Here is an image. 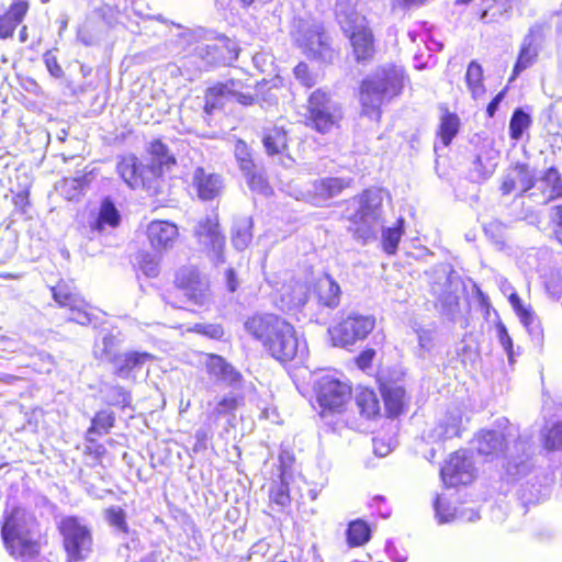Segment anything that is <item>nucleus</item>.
I'll return each mask as SVG.
<instances>
[{
  "mask_svg": "<svg viewBox=\"0 0 562 562\" xmlns=\"http://www.w3.org/2000/svg\"><path fill=\"white\" fill-rule=\"evenodd\" d=\"M336 19L344 33L349 36L357 61L372 58L374 54L373 35L364 26V18L359 15L347 0H337Z\"/></svg>",
  "mask_w": 562,
  "mask_h": 562,
  "instance_id": "obj_5",
  "label": "nucleus"
},
{
  "mask_svg": "<svg viewBox=\"0 0 562 562\" xmlns=\"http://www.w3.org/2000/svg\"><path fill=\"white\" fill-rule=\"evenodd\" d=\"M482 77L483 70L481 65L476 61H471L468 66L465 79L473 94H477L483 91Z\"/></svg>",
  "mask_w": 562,
  "mask_h": 562,
  "instance_id": "obj_53",
  "label": "nucleus"
},
{
  "mask_svg": "<svg viewBox=\"0 0 562 562\" xmlns=\"http://www.w3.org/2000/svg\"><path fill=\"white\" fill-rule=\"evenodd\" d=\"M234 154L241 172L248 173L250 170L256 169V164L252 160L250 149L244 140L238 139L235 143Z\"/></svg>",
  "mask_w": 562,
  "mask_h": 562,
  "instance_id": "obj_50",
  "label": "nucleus"
},
{
  "mask_svg": "<svg viewBox=\"0 0 562 562\" xmlns=\"http://www.w3.org/2000/svg\"><path fill=\"white\" fill-rule=\"evenodd\" d=\"M342 117L339 104L322 89L311 93L305 113V123L321 134L336 127Z\"/></svg>",
  "mask_w": 562,
  "mask_h": 562,
  "instance_id": "obj_8",
  "label": "nucleus"
},
{
  "mask_svg": "<svg viewBox=\"0 0 562 562\" xmlns=\"http://www.w3.org/2000/svg\"><path fill=\"white\" fill-rule=\"evenodd\" d=\"M114 420H115V417L112 412L101 411V412L97 413L95 416L91 420V426L89 427V429L87 431L86 439L88 441L92 442V441H94V439L92 438V435L101 436V435L108 434L109 430L113 427Z\"/></svg>",
  "mask_w": 562,
  "mask_h": 562,
  "instance_id": "obj_43",
  "label": "nucleus"
},
{
  "mask_svg": "<svg viewBox=\"0 0 562 562\" xmlns=\"http://www.w3.org/2000/svg\"><path fill=\"white\" fill-rule=\"evenodd\" d=\"M252 218L249 216L235 217L232 226V244L237 250L246 249L252 239Z\"/></svg>",
  "mask_w": 562,
  "mask_h": 562,
  "instance_id": "obj_36",
  "label": "nucleus"
},
{
  "mask_svg": "<svg viewBox=\"0 0 562 562\" xmlns=\"http://www.w3.org/2000/svg\"><path fill=\"white\" fill-rule=\"evenodd\" d=\"M241 402L243 397L234 392L224 395L214 403L213 408L207 416L209 420L212 423H217V420L222 417L234 416Z\"/></svg>",
  "mask_w": 562,
  "mask_h": 562,
  "instance_id": "obj_37",
  "label": "nucleus"
},
{
  "mask_svg": "<svg viewBox=\"0 0 562 562\" xmlns=\"http://www.w3.org/2000/svg\"><path fill=\"white\" fill-rule=\"evenodd\" d=\"M518 437V428L512 424L503 430L482 429L472 440L477 453L491 460L503 457L507 447Z\"/></svg>",
  "mask_w": 562,
  "mask_h": 562,
  "instance_id": "obj_14",
  "label": "nucleus"
},
{
  "mask_svg": "<svg viewBox=\"0 0 562 562\" xmlns=\"http://www.w3.org/2000/svg\"><path fill=\"white\" fill-rule=\"evenodd\" d=\"M350 183V178L328 177L315 180L312 184L314 203L321 204L337 196L344 189L348 188Z\"/></svg>",
  "mask_w": 562,
  "mask_h": 562,
  "instance_id": "obj_28",
  "label": "nucleus"
},
{
  "mask_svg": "<svg viewBox=\"0 0 562 562\" xmlns=\"http://www.w3.org/2000/svg\"><path fill=\"white\" fill-rule=\"evenodd\" d=\"M121 222V214L111 198L102 200L98 216L90 224L92 231L102 232L105 226L116 227Z\"/></svg>",
  "mask_w": 562,
  "mask_h": 562,
  "instance_id": "obj_33",
  "label": "nucleus"
},
{
  "mask_svg": "<svg viewBox=\"0 0 562 562\" xmlns=\"http://www.w3.org/2000/svg\"><path fill=\"white\" fill-rule=\"evenodd\" d=\"M243 173L246 177L247 183L252 191L263 195L270 194L271 188L261 168L256 166V169L250 170V172Z\"/></svg>",
  "mask_w": 562,
  "mask_h": 562,
  "instance_id": "obj_49",
  "label": "nucleus"
},
{
  "mask_svg": "<svg viewBox=\"0 0 562 562\" xmlns=\"http://www.w3.org/2000/svg\"><path fill=\"white\" fill-rule=\"evenodd\" d=\"M355 401L359 413L368 419L375 417L380 413V402L372 390H359Z\"/></svg>",
  "mask_w": 562,
  "mask_h": 562,
  "instance_id": "obj_40",
  "label": "nucleus"
},
{
  "mask_svg": "<svg viewBox=\"0 0 562 562\" xmlns=\"http://www.w3.org/2000/svg\"><path fill=\"white\" fill-rule=\"evenodd\" d=\"M295 78L305 87H312L315 85V78L310 72L308 66L305 63H299L293 69Z\"/></svg>",
  "mask_w": 562,
  "mask_h": 562,
  "instance_id": "obj_60",
  "label": "nucleus"
},
{
  "mask_svg": "<svg viewBox=\"0 0 562 562\" xmlns=\"http://www.w3.org/2000/svg\"><path fill=\"white\" fill-rule=\"evenodd\" d=\"M52 293L55 302L60 307L68 310V322H74L82 326L92 324V315L88 311L89 305L68 284L58 283L56 286L52 288Z\"/></svg>",
  "mask_w": 562,
  "mask_h": 562,
  "instance_id": "obj_19",
  "label": "nucleus"
},
{
  "mask_svg": "<svg viewBox=\"0 0 562 562\" xmlns=\"http://www.w3.org/2000/svg\"><path fill=\"white\" fill-rule=\"evenodd\" d=\"M137 263L143 273L148 278H155L159 273V263L154 255L139 252Z\"/></svg>",
  "mask_w": 562,
  "mask_h": 562,
  "instance_id": "obj_54",
  "label": "nucleus"
},
{
  "mask_svg": "<svg viewBox=\"0 0 562 562\" xmlns=\"http://www.w3.org/2000/svg\"><path fill=\"white\" fill-rule=\"evenodd\" d=\"M105 396V401L110 405L127 406L131 402L130 393L121 385L105 384L102 391Z\"/></svg>",
  "mask_w": 562,
  "mask_h": 562,
  "instance_id": "obj_48",
  "label": "nucleus"
},
{
  "mask_svg": "<svg viewBox=\"0 0 562 562\" xmlns=\"http://www.w3.org/2000/svg\"><path fill=\"white\" fill-rule=\"evenodd\" d=\"M269 498L272 504L284 509L291 504L289 485L281 479L280 482H273L270 486Z\"/></svg>",
  "mask_w": 562,
  "mask_h": 562,
  "instance_id": "obj_47",
  "label": "nucleus"
},
{
  "mask_svg": "<svg viewBox=\"0 0 562 562\" xmlns=\"http://www.w3.org/2000/svg\"><path fill=\"white\" fill-rule=\"evenodd\" d=\"M341 294L340 285L330 274L325 273L316 280L313 285L312 300L315 301L319 310L315 319L317 323H325L330 313L339 306Z\"/></svg>",
  "mask_w": 562,
  "mask_h": 562,
  "instance_id": "obj_16",
  "label": "nucleus"
},
{
  "mask_svg": "<svg viewBox=\"0 0 562 562\" xmlns=\"http://www.w3.org/2000/svg\"><path fill=\"white\" fill-rule=\"evenodd\" d=\"M496 331H497V337H498L499 344L506 351L507 357H508L509 361L512 362L513 361V340L506 329V326L503 323H498L496 325Z\"/></svg>",
  "mask_w": 562,
  "mask_h": 562,
  "instance_id": "obj_59",
  "label": "nucleus"
},
{
  "mask_svg": "<svg viewBox=\"0 0 562 562\" xmlns=\"http://www.w3.org/2000/svg\"><path fill=\"white\" fill-rule=\"evenodd\" d=\"M370 527L361 519L351 521L347 529V541L350 547H359L370 540Z\"/></svg>",
  "mask_w": 562,
  "mask_h": 562,
  "instance_id": "obj_44",
  "label": "nucleus"
},
{
  "mask_svg": "<svg viewBox=\"0 0 562 562\" xmlns=\"http://www.w3.org/2000/svg\"><path fill=\"white\" fill-rule=\"evenodd\" d=\"M512 441L502 457V477L508 483H517L536 474L533 452L528 436H522L518 431V437Z\"/></svg>",
  "mask_w": 562,
  "mask_h": 562,
  "instance_id": "obj_7",
  "label": "nucleus"
},
{
  "mask_svg": "<svg viewBox=\"0 0 562 562\" xmlns=\"http://www.w3.org/2000/svg\"><path fill=\"white\" fill-rule=\"evenodd\" d=\"M262 144L269 156L282 154L288 147V135L284 128L273 126L266 128L262 136Z\"/></svg>",
  "mask_w": 562,
  "mask_h": 562,
  "instance_id": "obj_39",
  "label": "nucleus"
},
{
  "mask_svg": "<svg viewBox=\"0 0 562 562\" xmlns=\"http://www.w3.org/2000/svg\"><path fill=\"white\" fill-rule=\"evenodd\" d=\"M239 46L235 40L225 35L216 37L214 43L200 44L187 56L183 67L196 65L198 71H209L214 67L231 65L238 58Z\"/></svg>",
  "mask_w": 562,
  "mask_h": 562,
  "instance_id": "obj_6",
  "label": "nucleus"
},
{
  "mask_svg": "<svg viewBox=\"0 0 562 562\" xmlns=\"http://www.w3.org/2000/svg\"><path fill=\"white\" fill-rule=\"evenodd\" d=\"M244 328L280 362L291 361L295 357L303 358L306 353V342L299 339L294 327L289 322L276 314L257 313L249 316L244 323Z\"/></svg>",
  "mask_w": 562,
  "mask_h": 562,
  "instance_id": "obj_2",
  "label": "nucleus"
},
{
  "mask_svg": "<svg viewBox=\"0 0 562 562\" xmlns=\"http://www.w3.org/2000/svg\"><path fill=\"white\" fill-rule=\"evenodd\" d=\"M154 359L149 352L126 351L113 358L114 374L123 380H136L145 364Z\"/></svg>",
  "mask_w": 562,
  "mask_h": 562,
  "instance_id": "obj_22",
  "label": "nucleus"
},
{
  "mask_svg": "<svg viewBox=\"0 0 562 562\" xmlns=\"http://www.w3.org/2000/svg\"><path fill=\"white\" fill-rule=\"evenodd\" d=\"M60 194L64 195L67 200L71 201L78 199L79 195L83 192L80 188L79 182L71 178H65L59 184Z\"/></svg>",
  "mask_w": 562,
  "mask_h": 562,
  "instance_id": "obj_57",
  "label": "nucleus"
},
{
  "mask_svg": "<svg viewBox=\"0 0 562 562\" xmlns=\"http://www.w3.org/2000/svg\"><path fill=\"white\" fill-rule=\"evenodd\" d=\"M434 292L438 294L441 312L448 316H454L459 310L460 283L451 278H446L440 292L436 288H434Z\"/></svg>",
  "mask_w": 562,
  "mask_h": 562,
  "instance_id": "obj_30",
  "label": "nucleus"
},
{
  "mask_svg": "<svg viewBox=\"0 0 562 562\" xmlns=\"http://www.w3.org/2000/svg\"><path fill=\"white\" fill-rule=\"evenodd\" d=\"M245 83L238 79H228L224 82H216L209 87L204 95V113L212 115L214 112L222 110L226 102L235 100L243 105H252L256 98L245 92Z\"/></svg>",
  "mask_w": 562,
  "mask_h": 562,
  "instance_id": "obj_10",
  "label": "nucleus"
},
{
  "mask_svg": "<svg viewBox=\"0 0 562 562\" xmlns=\"http://www.w3.org/2000/svg\"><path fill=\"white\" fill-rule=\"evenodd\" d=\"M531 116L521 108L514 111L509 121V136L514 140H519L524 132L531 125Z\"/></svg>",
  "mask_w": 562,
  "mask_h": 562,
  "instance_id": "obj_45",
  "label": "nucleus"
},
{
  "mask_svg": "<svg viewBox=\"0 0 562 562\" xmlns=\"http://www.w3.org/2000/svg\"><path fill=\"white\" fill-rule=\"evenodd\" d=\"M29 10L27 0H13L5 10L0 11V41L14 37L15 31L24 21Z\"/></svg>",
  "mask_w": 562,
  "mask_h": 562,
  "instance_id": "obj_23",
  "label": "nucleus"
},
{
  "mask_svg": "<svg viewBox=\"0 0 562 562\" xmlns=\"http://www.w3.org/2000/svg\"><path fill=\"white\" fill-rule=\"evenodd\" d=\"M207 372L217 380L237 389L241 383V374L224 358L211 355L206 362Z\"/></svg>",
  "mask_w": 562,
  "mask_h": 562,
  "instance_id": "obj_29",
  "label": "nucleus"
},
{
  "mask_svg": "<svg viewBox=\"0 0 562 562\" xmlns=\"http://www.w3.org/2000/svg\"><path fill=\"white\" fill-rule=\"evenodd\" d=\"M116 171L131 189H144L156 193L158 189V171L143 165L134 155L122 156L116 164Z\"/></svg>",
  "mask_w": 562,
  "mask_h": 562,
  "instance_id": "obj_12",
  "label": "nucleus"
},
{
  "mask_svg": "<svg viewBox=\"0 0 562 562\" xmlns=\"http://www.w3.org/2000/svg\"><path fill=\"white\" fill-rule=\"evenodd\" d=\"M375 318L351 311L341 317V321L328 328L334 346L348 347L364 339L374 328Z\"/></svg>",
  "mask_w": 562,
  "mask_h": 562,
  "instance_id": "obj_9",
  "label": "nucleus"
},
{
  "mask_svg": "<svg viewBox=\"0 0 562 562\" xmlns=\"http://www.w3.org/2000/svg\"><path fill=\"white\" fill-rule=\"evenodd\" d=\"M0 350L7 352L22 350V342L19 339L5 336L0 331Z\"/></svg>",
  "mask_w": 562,
  "mask_h": 562,
  "instance_id": "obj_62",
  "label": "nucleus"
},
{
  "mask_svg": "<svg viewBox=\"0 0 562 562\" xmlns=\"http://www.w3.org/2000/svg\"><path fill=\"white\" fill-rule=\"evenodd\" d=\"M539 182L546 195V202L562 196V179L554 167L549 168Z\"/></svg>",
  "mask_w": 562,
  "mask_h": 562,
  "instance_id": "obj_42",
  "label": "nucleus"
},
{
  "mask_svg": "<svg viewBox=\"0 0 562 562\" xmlns=\"http://www.w3.org/2000/svg\"><path fill=\"white\" fill-rule=\"evenodd\" d=\"M501 190L505 195L518 191L516 178L514 177L512 170L504 177Z\"/></svg>",
  "mask_w": 562,
  "mask_h": 562,
  "instance_id": "obj_63",
  "label": "nucleus"
},
{
  "mask_svg": "<svg viewBox=\"0 0 562 562\" xmlns=\"http://www.w3.org/2000/svg\"><path fill=\"white\" fill-rule=\"evenodd\" d=\"M296 43L310 59L331 63L335 57L330 37L321 24L313 23L301 25L297 32Z\"/></svg>",
  "mask_w": 562,
  "mask_h": 562,
  "instance_id": "obj_11",
  "label": "nucleus"
},
{
  "mask_svg": "<svg viewBox=\"0 0 562 562\" xmlns=\"http://www.w3.org/2000/svg\"><path fill=\"white\" fill-rule=\"evenodd\" d=\"M460 130V119L456 113H451L448 109H443L440 123L437 131V136L439 137L441 144L447 147L451 144L452 139L459 133Z\"/></svg>",
  "mask_w": 562,
  "mask_h": 562,
  "instance_id": "obj_38",
  "label": "nucleus"
},
{
  "mask_svg": "<svg viewBox=\"0 0 562 562\" xmlns=\"http://www.w3.org/2000/svg\"><path fill=\"white\" fill-rule=\"evenodd\" d=\"M418 337V357L424 358L426 352L434 348L435 334L430 329L420 328L417 331Z\"/></svg>",
  "mask_w": 562,
  "mask_h": 562,
  "instance_id": "obj_56",
  "label": "nucleus"
},
{
  "mask_svg": "<svg viewBox=\"0 0 562 562\" xmlns=\"http://www.w3.org/2000/svg\"><path fill=\"white\" fill-rule=\"evenodd\" d=\"M382 202V190L367 189L348 202L344 217L350 223L348 231L352 237L362 244L375 239L381 229L382 249L394 255L404 234L405 220L400 217L393 226L383 227Z\"/></svg>",
  "mask_w": 562,
  "mask_h": 562,
  "instance_id": "obj_1",
  "label": "nucleus"
},
{
  "mask_svg": "<svg viewBox=\"0 0 562 562\" xmlns=\"http://www.w3.org/2000/svg\"><path fill=\"white\" fill-rule=\"evenodd\" d=\"M315 391L317 402L324 412L340 413L351 397V386L331 375L319 378Z\"/></svg>",
  "mask_w": 562,
  "mask_h": 562,
  "instance_id": "obj_15",
  "label": "nucleus"
},
{
  "mask_svg": "<svg viewBox=\"0 0 562 562\" xmlns=\"http://www.w3.org/2000/svg\"><path fill=\"white\" fill-rule=\"evenodd\" d=\"M516 183L518 187L519 195L524 194L528 190L535 187L536 173L526 164H516L512 169Z\"/></svg>",
  "mask_w": 562,
  "mask_h": 562,
  "instance_id": "obj_46",
  "label": "nucleus"
},
{
  "mask_svg": "<svg viewBox=\"0 0 562 562\" xmlns=\"http://www.w3.org/2000/svg\"><path fill=\"white\" fill-rule=\"evenodd\" d=\"M147 237L155 250L168 249L178 237V227L168 221H154L147 226Z\"/></svg>",
  "mask_w": 562,
  "mask_h": 562,
  "instance_id": "obj_25",
  "label": "nucleus"
},
{
  "mask_svg": "<svg viewBox=\"0 0 562 562\" xmlns=\"http://www.w3.org/2000/svg\"><path fill=\"white\" fill-rule=\"evenodd\" d=\"M434 508L436 513V518L439 524L451 522L457 517L456 508L450 505L443 497L437 496Z\"/></svg>",
  "mask_w": 562,
  "mask_h": 562,
  "instance_id": "obj_52",
  "label": "nucleus"
},
{
  "mask_svg": "<svg viewBox=\"0 0 562 562\" xmlns=\"http://www.w3.org/2000/svg\"><path fill=\"white\" fill-rule=\"evenodd\" d=\"M405 79L404 69L394 65L382 66L364 78L360 88L362 114L379 121L381 105L402 92Z\"/></svg>",
  "mask_w": 562,
  "mask_h": 562,
  "instance_id": "obj_3",
  "label": "nucleus"
},
{
  "mask_svg": "<svg viewBox=\"0 0 562 562\" xmlns=\"http://www.w3.org/2000/svg\"><path fill=\"white\" fill-rule=\"evenodd\" d=\"M509 302L529 334L535 338L540 337L541 329L537 316L530 308L522 305V302L516 292L509 295Z\"/></svg>",
  "mask_w": 562,
  "mask_h": 562,
  "instance_id": "obj_35",
  "label": "nucleus"
},
{
  "mask_svg": "<svg viewBox=\"0 0 562 562\" xmlns=\"http://www.w3.org/2000/svg\"><path fill=\"white\" fill-rule=\"evenodd\" d=\"M194 236L211 252L216 265L224 262L225 236L220 229L217 214L201 218L194 226Z\"/></svg>",
  "mask_w": 562,
  "mask_h": 562,
  "instance_id": "obj_17",
  "label": "nucleus"
},
{
  "mask_svg": "<svg viewBox=\"0 0 562 562\" xmlns=\"http://www.w3.org/2000/svg\"><path fill=\"white\" fill-rule=\"evenodd\" d=\"M550 494V483L547 477H540L537 473L525 479L517 490V495L525 507L537 504Z\"/></svg>",
  "mask_w": 562,
  "mask_h": 562,
  "instance_id": "obj_24",
  "label": "nucleus"
},
{
  "mask_svg": "<svg viewBox=\"0 0 562 562\" xmlns=\"http://www.w3.org/2000/svg\"><path fill=\"white\" fill-rule=\"evenodd\" d=\"M104 519L109 524L110 527L113 528V531L116 536L122 539L130 538V541L124 543V548L126 551L135 549L138 544L137 539L134 537L135 531L130 529V526L126 520V513L123 508L119 506H111L104 510Z\"/></svg>",
  "mask_w": 562,
  "mask_h": 562,
  "instance_id": "obj_27",
  "label": "nucleus"
},
{
  "mask_svg": "<svg viewBox=\"0 0 562 562\" xmlns=\"http://www.w3.org/2000/svg\"><path fill=\"white\" fill-rule=\"evenodd\" d=\"M45 66L50 74L56 79H59L64 76V70L58 64V60L55 56V54L52 50H48L43 56Z\"/></svg>",
  "mask_w": 562,
  "mask_h": 562,
  "instance_id": "obj_61",
  "label": "nucleus"
},
{
  "mask_svg": "<svg viewBox=\"0 0 562 562\" xmlns=\"http://www.w3.org/2000/svg\"><path fill=\"white\" fill-rule=\"evenodd\" d=\"M148 153L151 157V164L148 168H155L158 171V178L177 162L173 154L160 139L153 140L149 144Z\"/></svg>",
  "mask_w": 562,
  "mask_h": 562,
  "instance_id": "obj_32",
  "label": "nucleus"
},
{
  "mask_svg": "<svg viewBox=\"0 0 562 562\" xmlns=\"http://www.w3.org/2000/svg\"><path fill=\"white\" fill-rule=\"evenodd\" d=\"M191 188L200 200L213 201L221 196L224 190V179L209 169L196 167L192 172Z\"/></svg>",
  "mask_w": 562,
  "mask_h": 562,
  "instance_id": "obj_21",
  "label": "nucleus"
},
{
  "mask_svg": "<svg viewBox=\"0 0 562 562\" xmlns=\"http://www.w3.org/2000/svg\"><path fill=\"white\" fill-rule=\"evenodd\" d=\"M308 303L307 290L303 284H296L289 300L290 308H302Z\"/></svg>",
  "mask_w": 562,
  "mask_h": 562,
  "instance_id": "obj_58",
  "label": "nucleus"
},
{
  "mask_svg": "<svg viewBox=\"0 0 562 562\" xmlns=\"http://www.w3.org/2000/svg\"><path fill=\"white\" fill-rule=\"evenodd\" d=\"M475 467L468 450H458L440 470L443 483L448 486L467 485L475 476Z\"/></svg>",
  "mask_w": 562,
  "mask_h": 562,
  "instance_id": "obj_18",
  "label": "nucleus"
},
{
  "mask_svg": "<svg viewBox=\"0 0 562 562\" xmlns=\"http://www.w3.org/2000/svg\"><path fill=\"white\" fill-rule=\"evenodd\" d=\"M1 537L5 549L12 557L33 559L40 553V535L35 518L23 508H13L5 516L1 527Z\"/></svg>",
  "mask_w": 562,
  "mask_h": 562,
  "instance_id": "obj_4",
  "label": "nucleus"
},
{
  "mask_svg": "<svg viewBox=\"0 0 562 562\" xmlns=\"http://www.w3.org/2000/svg\"><path fill=\"white\" fill-rule=\"evenodd\" d=\"M544 446L548 450H558L562 446V423H555L544 434Z\"/></svg>",
  "mask_w": 562,
  "mask_h": 562,
  "instance_id": "obj_55",
  "label": "nucleus"
},
{
  "mask_svg": "<svg viewBox=\"0 0 562 562\" xmlns=\"http://www.w3.org/2000/svg\"><path fill=\"white\" fill-rule=\"evenodd\" d=\"M374 356L375 351L373 349L363 350L357 358L358 367L362 370L369 368L372 363Z\"/></svg>",
  "mask_w": 562,
  "mask_h": 562,
  "instance_id": "obj_64",
  "label": "nucleus"
},
{
  "mask_svg": "<svg viewBox=\"0 0 562 562\" xmlns=\"http://www.w3.org/2000/svg\"><path fill=\"white\" fill-rule=\"evenodd\" d=\"M122 340L117 335L108 333L102 337L101 344L95 342L94 356L97 359L113 363V358L119 357L121 353L117 352Z\"/></svg>",
  "mask_w": 562,
  "mask_h": 562,
  "instance_id": "obj_41",
  "label": "nucleus"
},
{
  "mask_svg": "<svg viewBox=\"0 0 562 562\" xmlns=\"http://www.w3.org/2000/svg\"><path fill=\"white\" fill-rule=\"evenodd\" d=\"M515 0H480L481 21L485 23L497 22L507 15Z\"/></svg>",
  "mask_w": 562,
  "mask_h": 562,
  "instance_id": "obj_34",
  "label": "nucleus"
},
{
  "mask_svg": "<svg viewBox=\"0 0 562 562\" xmlns=\"http://www.w3.org/2000/svg\"><path fill=\"white\" fill-rule=\"evenodd\" d=\"M462 430V412L459 408H452L439 418L430 432L434 440L445 441L459 437Z\"/></svg>",
  "mask_w": 562,
  "mask_h": 562,
  "instance_id": "obj_26",
  "label": "nucleus"
},
{
  "mask_svg": "<svg viewBox=\"0 0 562 562\" xmlns=\"http://www.w3.org/2000/svg\"><path fill=\"white\" fill-rule=\"evenodd\" d=\"M536 55V50L531 47V41L526 37L517 61L514 66V76H518L521 71L531 66Z\"/></svg>",
  "mask_w": 562,
  "mask_h": 562,
  "instance_id": "obj_51",
  "label": "nucleus"
},
{
  "mask_svg": "<svg viewBox=\"0 0 562 562\" xmlns=\"http://www.w3.org/2000/svg\"><path fill=\"white\" fill-rule=\"evenodd\" d=\"M178 290L184 292V296L194 305L203 306L209 300L207 282L201 278L196 268L189 266L180 268L175 278Z\"/></svg>",
  "mask_w": 562,
  "mask_h": 562,
  "instance_id": "obj_20",
  "label": "nucleus"
},
{
  "mask_svg": "<svg viewBox=\"0 0 562 562\" xmlns=\"http://www.w3.org/2000/svg\"><path fill=\"white\" fill-rule=\"evenodd\" d=\"M59 529L64 536L65 549L69 559L74 561L86 559L92 546L90 529L74 516L64 518Z\"/></svg>",
  "mask_w": 562,
  "mask_h": 562,
  "instance_id": "obj_13",
  "label": "nucleus"
},
{
  "mask_svg": "<svg viewBox=\"0 0 562 562\" xmlns=\"http://www.w3.org/2000/svg\"><path fill=\"white\" fill-rule=\"evenodd\" d=\"M381 393L389 417L401 415L407 403L405 389L397 384L384 383L381 386Z\"/></svg>",
  "mask_w": 562,
  "mask_h": 562,
  "instance_id": "obj_31",
  "label": "nucleus"
}]
</instances>
